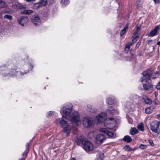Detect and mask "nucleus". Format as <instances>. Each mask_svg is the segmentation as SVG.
Segmentation results:
<instances>
[{
  "mask_svg": "<svg viewBox=\"0 0 160 160\" xmlns=\"http://www.w3.org/2000/svg\"><path fill=\"white\" fill-rule=\"evenodd\" d=\"M157 44L158 45H160V41L158 42L157 43Z\"/></svg>",
  "mask_w": 160,
  "mask_h": 160,
  "instance_id": "nucleus-52",
  "label": "nucleus"
},
{
  "mask_svg": "<svg viewBox=\"0 0 160 160\" xmlns=\"http://www.w3.org/2000/svg\"><path fill=\"white\" fill-rule=\"evenodd\" d=\"M95 135V132L92 131L88 133V137L89 138H92L94 137Z\"/></svg>",
  "mask_w": 160,
  "mask_h": 160,
  "instance_id": "nucleus-27",
  "label": "nucleus"
},
{
  "mask_svg": "<svg viewBox=\"0 0 160 160\" xmlns=\"http://www.w3.org/2000/svg\"><path fill=\"white\" fill-rule=\"evenodd\" d=\"M10 17H11V20L12 18V16H11Z\"/></svg>",
  "mask_w": 160,
  "mask_h": 160,
  "instance_id": "nucleus-57",
  "label": "nucleus"
},
{
  "mask_svg": "<svg viewBox=\"0 0 160 160\" xmlns=\"http://www.w3.org/2000/svg\"><path fill=\"white\" fill-rule=\"evenodd\" d=\"M18 20L19 24H21L22 26H23L24 24L28 22V18L26 16H21L18 19Z\"/></svg>",
  "mask_w": 160,
  "mask_h": 160,
  "instance_id": "nucleus-14",
  "label": "nucleus"
},
{
  "mask_svg": "<svg viewBox=\"0 0 160 160\" xmlns=\"http://www.w3.org/2000/svg\"><path fill=\"white\" fill-rule=\"evenodd\" d=\"M139 37V34L137 31L134 32L132 38V42L133 43H135L137 41V39Z\"/></svg>",
  "mask_w": 160,
  "mask_h": 160,
  "instance_id": "nucleus-21",
  "label": "nucleus"
},
{
  "mask_svg": "<svg viewBox=\"0 0 160 160\" xmlns=\"http://www.w3.org/2000/svg\"><path fill=\"white\" fill-rule=\"evenodd\" d=\"M54 114V112L52 111H49L47 114V117H49L52 116Z\"/></svg>",
  "mask_w": 160,
  "mask_h": 160,
  "instance_id": "nucleus-35",
  "label": "nucleus"
},
{
  "mask_svg": "<svg viewBox=\"0 0 160 160\" xmlns=\"http://www.w3.org/2000/svg\"><path fill=\"white\" fill-rule=\"evenodd\" d=\"M41 4H40L39 2L36 3L34 5V8L35 9H38V8H40L42 7Z\"/></svg>",
  "mask_w": 160,
  "mask_h": 160,
  "instance_id": "nucleus-31",
  "label": "nucleus"
},
{
  "mask_svg": "<svg viewBox=\"0 0 160 160\" xmlns=\"http://www.w3.org/2000/svg\"><path fill=\"white\" fill-rule=\"evenodd\" d=\"M125 148L128 151H131L132 150V149L129 145H126L125 147Z\"/></svg>",
  "mask_w": 160,
  "mask_h": 160,
  "instance_id": "nucleus-37",
  "label": "nucleus"
},
{
  "mask_svg": "<svg viewBox=\"0 0 160 160\" xmlns=\"http://www.w3.org/2000/svg\"><path fill=\"white\" fill-rule=\"evenodd\" d=\"M138 130L135 128H133L130 132V133L132 135H134L137 133L138 132Z\"/></svg>",
  "mask_w": 160,
  "mask_h": 160,
  "instance_id": "nucleus-33",
  "label": "nucleus"
},
{
  "mask_svg": "<svg viewBox=\"0 0 160 160\" xmlns=\"http://www.w3.org/2000/svg\"><path fill=\"white\" fill-rule=\"evenodd\" d=\"M138 129L140 131H143L144 130L143 124L142 123H140L138 126Z\"/></svg>",
  "mask_w": 160,
  "mask_h": 160,
  "instance_id": "nucleus-26",
  "label": "nucleus"
},
{
  "mask_svg": "<svg viewBox=\"0 0 160 160\" xmlns=\"http://www.w3.org/2000/svg\"><path fill=\"white\" fill-rule=\"evenodd\" d=\"M143 99L144 100L145 103L148 104H150L152 102V100L149 99L147 96H145Z\"/></svg>",
  "mask_w": 160,
  "mask_h": 160,
  "instance_id": "nucleus-25",
  "label": "nucleus"
},
{
  "mask_svg": "<svg viewBox=\"0 0 160 160\" xmlns=\"http://www.w3.org/2000/svg\"><path fill=\"white\" fill-rule=\"evenodd\" d=\"M71 130V127L69 125H67L63 129L62 132L66 134L68 136H69Z\"/></svg>",
  "mask_w": 160,
  "mask_h": 160,
  "instance_id": "nucleus-19",
  "label": "nucleus"
},
{
  "mask_svg": "<svg viewBox=\"0 0 160 160\" xmlns=\"http://www.w3.org/2000/svg\"><path fill=\"white\" fill-rule=\"evenodd\" d=\"M32 21L33 23L36 26L39 25L41 23L40 19L37 15H34L32 16Z\"/></svg>",
  "mask_w": 160,
  "mask_h": 160,
  "instance_id": "nucleus-11",
  "label": "nucleus"
},
{
  "mask_svg": "<svg viewBox=\"0 0 160 160\" xmlns=\"http://www.w3.org/2000/svg\"><path fill=\"white\" fill-rule=\"evenodd\" d=\"M157 94H155V96H156Z\"/></svg>",
  "mask_w": 160,
  "mask_h": 160,
  "instance_id": "nucleus-58",
  "label": "nucleus"
},
{
  "mask_svg": "<svg viewBox=\"0 0 160 160\" xmlns=\"http://www.w3.org/2000/svg\"><path fill=\"white\" fill-rule=\"evenodd\" d=\"M61 2V3L65 5H67L69 3V0H62Z\"/></svg>",
  "mask_w": 160,
  "mask_h": 160,
  "instance_id": "nucleus-34",
  "label": "nucleus"
},
{
  "mask_svg": "<svg viewBox=\"0 0 160 160\" xmlns=\"http://www.w3.org/2000/svg\"><path fill=\"white\" fill-rule=\"evenodd\" d=\"M19 8L21 9H25L26 8V6L25 5H19Z\"/></svg>",
  "mask_w": 160,
  "mask_h": 160,
  "instance_id": "nucleus-39",
  "label": "nucleus"
},
{
  "mask_svg": "<svg viewBox=\"0 0 160 160\" xmlns=\"http://www.w3.org/2000/svg\"><path fill=\"white\" fill-rule=\"evenodd\" d=\"M39 2L40 3V4H41V6L42 7L46 5L47 3V0H40Z\"/></svg>",
  "mask_w": 160,
  "mask_h": 160,
  "instance_id": "nucleus-28",
  "label": "nucleus"
},
{
  "mask_svg": "<svg viewBox=\"0 0 160 160\" xmlns=\"http://www.w3.org/2000/svg\"><path fill=\"white\" fill-rule=\"evenodd\" d=\"M143 76L141 78L140 81L143 82V88L144 90L152 89L153 88V85L150 83V78L154 79L159 75V73L157 72L154 73L153 72L149 69H147L146 71L142 73Z\"/></svg>",
  "mask_w": 160,
  "mask_h": 160,
  "instance_id": "nucleus-1",
  "label": "nucleus"
},
{
  "mask_svg": "<svg viewBox=\"0 0 160 160\" xmlns=\"http://www.w3.org/2000/svg\"><path fill=\"white\" fill-rule=\"evenodd\" d=\"M107 118V114L104 112H102L96 117V119L98 123H100L104 121Z\"/></svg>",
  "mask_w": 160,
  "mask_h": 160,
  "instance_id": "nucleus-9",
  "label": "nucleus"
},
{
  "mask_svg": "<svg viewBox=\"0 0 160 160\" xmlns=\"http://www.w3.org/2000/svg\"><path fill=\"white\" fill-rule=\"evenodd\" d=\"M160 26L159 25L156 26L154 29L152 30L148 34L149 37H154L158 34Z\"/></svg>",
  "mask_w": 160,
  "mask_h": 160,
  "instance_id": "nucleus-10",
  "label": "nucleus"
},
{
  "mask_svg": "<svg viewBox=\"0 0 160 160\" xmlns=\"http://www.w3.org/2000/svg\"><path fill=\"white\" fill-rule=\"evenodd\" d=\"M71 160H76V159L75 158H73Z\"/></svg>",
  "mask_w": 160,
  "mask_h": 160,
  "instance_id": "nucleus-55",
  "label": "nucleus"
},
{
  "mask_svg": "<svg viewBox=\"0 0 160 160\" xmlns=\"http://www.w3.org/2000/svg\"><path fill=\"white\" fill-rule=\"evenodd\" d=\"M141 1V0H138L137 2V3L138 5H139V3Z\"/></svg>",
  "mask_w": 160,
  "mask_h": 160,
  "instance_id": "nucleus-49",
  "label": "nucleus"
},
{
  "mask_svg": "<svg viewBox=\"0 0 160 160\" xmlns=\"http://www.w3.org/2000/svg\"><path fill=\"white\" fill-rule=\"evenodd\" d=\"M32 11L31 10H25L23 12H22V13L25 14H29L32 12Z\"/></svg>",
  "mask_w": 160,
  "mask_h": 160,
  "instance_id": "nucleus-29",
  "label": "nucleus"
},
{
  "mask_svg": "<svg viewBox=\"0 0 160 160\" xmlns=\"http://www.w3.org/2000/svg\"><path fill=\"white\" fill-rule=\"evenodd\" d=\"M88 141L84 137L82 136L79 137L77 138V140L78 144L79 145H82V146H83L84 144L86 143V142Z\"/></svg>",
  "mask_w": 160,
  "mask_h": 160,
  "instance_id": "nucleus-17",
  "label": "nucleus"
},
{
  "mask_svg": "<svg viewBox=\"0 0 160 160\" xmlns=\"http://www.w3.org/2000/svg\"><path fill=\"white\" fill-rule=\"evenodd\" d=\"M5 12L7 13H9V11H6Z\"/></svg>",
  "mask_w": 160,
  "mask_h": 160,
  "instance_id": "nucleus-56",
  "label": "nucleus"
},
{
  "mask_svg": "<svg viewBox=\"0 0 160 160\" xmlns=\"http://www.w3.org/2000/svg\"><path fill=\"white\" fill-rule=\"evenodd\" d=\"M116 122L113 118H108L105 122V125L108 128H111L114 127L116 124Z\"/></svg>",
  "mask_w": 160,
  "mask_h": 160,
  "instance_id": "nucleus-7",
  "label": "nucleus"
},
{
  "mask_svg": "<svg viewBox=\"0 0 160 160\" xmlns=\"http://www.w3.org/2000/svg\"><path fill=\"white\" fill-rule=\"evenodd\" d=\"M6 4L5 2L2 0H0V8L5 7Z\"/></svg>",
  "mask_w": 160,
  "mask_h": 160,
  "instance_id": "nucleus-30",
  "label": "nucleus"
},
{
  "mask_svg": "<svg viewBox=\"0 0 160 160\" xmlns=\"http://www.w3.org/2000/svg\"><path fill=\"white\" fill-rule=\"evenodd\" d=\"M82 147L87 152H88L92 151L93 149L92 144L88 141L86 142V143Z\"/></svg>",
  "mask_w": 160,
  "mask_h": 160,
  "instance_id": "nucleus-8",
  "label": "nucleus"
},
{
  "mask_svg": "<svg viewBox=\"0 0 160 160\" xmlns=\"http://www.w3.org/2000/svg\"><path fill=\"white\" fill-rule=\"evenodd\" d=\"M133 42L132 43V42H129V43H128V44H127L126 45L127 46H128V47H130V46H132V44H133Z\"/></svg>",
  "mask_w": 160,
  "mask_h": 160,
  "instance_id": "nucleus-47",
  "label": "nucleus"
},
{
  "mask_svg": "<svg viewBox=\"0 0 160 160\" xmlns=\"http://www.w3.org/2000/svg\"><path fill=\"white\" fill-rule=\"evenodd\" d=\"M30 68H31V70H32V68H33V67H32V65H30Z\"/></svg>",
  "mask_w": 160,
  "mask_h": 160,
  "instance_id": "nucleus-53",
  "label": "nucleus"
},
{
  "mask_svg": "<svg viewBox=\"0 0 160 160\" xmlns=\"http://www.w3.org/2000/svg\"><path fill=\"white\" fill-rule=\"evenodd\" d=\"M30 147V143H27L26 145V150L22 154V157L20 158L19 160H25L27 154L29 151Z\"/></svg>",
  "mask_w": 160,
  "mask_h": 160,
  "instance_id": "nucleus-13",
  "label": "nucleus"
},
{
  "mask_svg": "<svg viewBox=\"0 0 160 160\" xmlns=\"http://www.w3.org/2000/svg\"><path fill=\"white\" fill-rule=\"evenodd\" d=\"M82 123L85 127L89 128L94 126L95 122L92 118L86 116L83 119Z\"/></svg>",
  "mask_w": 160,
  "mask_h": 160,
  "instance_id": "nucleus-3",
  "label": "nucleus"
},
{
  "mask_svg": "<svg viewBox=\"0 0 160 160\" xmlns=\"http://www.w3.org/2000/svg\"><path fill=\"white\" fill-rule=\"evenodd\" d=\"M153 42V41L152 40H148L147 41V43L148 44H151L152 43V42Z\"/></svg>",
  "mask_w": 160,
  "mask_h": 160,
  "instance_id": "nucleus-44",
  "label": "nucleus"
},
{
  "mask_svg": "<svg viewBox=\"0 0 160 160\" xmlns=\"http://www.w3.org/2000/svg\"><path fill=\"white\" fill-rule=\"evenodd\" d=\"M87 108L88 111L94 113L96 111V110L90 105H88Z\"/></svg>",
  "mask_w": 160,
  "mask_h": 160,
  "instance_id": "nucleus-24",
  "label": "nucleus"
},
{
  "mask_svg": "<svg viewBox=\"0 0 160 160\" xmlns=\"http://www.w3.org/2000/svg\"><path fill=\"white\" fill-rule=\"evenodd\" d=\"M160 126V122L155 121L151 122L150 128L152 132L158 133L159 131V128Z\"/></svg>",
  "mask_w": 160,
  "mask_h": 160,
  "instance_id": "nucleus-5",
  "label": "nucleus"
},
{
  "mask_svg": "<svg viewBox=\"0 0 160 160\" xmlns=\"http://www.w3.org/2000/svg\"><path fill=\"white\" fill-rule=\"evenodd\" d=\"M125 32L124 30H122L120 32V34L121 37L125 33Z\"/></svg>",
  "mask_w": 160,
  "mask_h": 160,
  "instance_id": "nucleus-42",
  "label": "nucleus"
},
{
  "mask_svg": "<svg viewBox=\"0 0 160 160\" xmlns=\"http://www.w3.org/2000/svg\"><path fill=\"white\" fill-rule=\"evenodd\" d=\"M107 103L109 105H112L113 103V101L111 98H108L107 100Z\"/></svg>",
  "mask_w": 160,
  "mask_h": 160,
  "instance_id": "nucleus-32",
  "label": "nucleus"
},
{
  "mask_svg": "<svg viewBox=\"0 0 160 160\" xmlns=\"http://www.w3.org/2000/svg\"><path fill=\"white\" fill-rule=\"evenodd\" d=\"M26 1L27 2H32L33 1H35V0H26Z\"/></svg>",
  "mask_w": 160,
  "mask_h": 160,
  "instance_id": "nucleus-51",
  "label": "nucleus"
},
{
  "mask_svg": "<svg viewBox=\"0 0 160 160\" xmlns=\"http://www.w3.org/2000/svg\"><path fill=\"white\" fill-rule=\"evenodd\" d=\"M154 109V108L153 106L148 107L145 109V112L147 114H149L152 113Z\"/></svg>",
  "mask_w": 160,
  "mask_h": 160,
  "instance_id": "nucleus-22",
  "label": "nucleus"
},
{
  "mask_svg": "<svg viewBox=\"0 0 160 160\" xmlns=\"http://www.w3.org/2000/svg\"><path fill=\"white\" fill-rule=\"evenodd\" d=\"M72 104L70 103H67L63 106L60 111V113L62 115V117H63L64 116L66 117L70 114L72 111Z\"/></svg>",
  "mask_w": 160,
  "mask_h": 160,
  "instance_id": "nucleus-2",
  "label": "nucleus"
},
{
  "mask_svg": "<svg viewBox=\"0 0 160 160\" xmlns=\"http://www.w3.org/2000/svg\"><path fill=\"white\" fill-rule=\"evenodd\" d=\"M99 158L101 159H102L104 158V155L103 153H101L100 154V156H99Z\"/></svg>",
  "mask_w": 160,
  "mask_h": 160,
  "instance_id": "nucleus-43",
  "label": "nucleus"
},
{
  "mask_svg": "<svg viewBox=\"0 0 160 160\" xmlns=\"http://www.w3.org/2000/svg\"><path fill=\"white\" fill-rule=\"evenodd\" d=\"M159 132H158V134H159V133H160V126H159Z\"/></svg>",
  "mask_w": 160,
  "mask_h": 160,
  "instance_id": "nucleus-54",
  "label": "nucleus"
},
{
  "mask_svg": "<svg viewBox=\"0 0 160 160\" xmlns=\"http://www.w3.org/2000/svg\"><path fill=\"white\" fill-rule=\"evenodd\" d=\"M130 47H128V46L126 45L125 48V52L126 53H127L130 49Z\"/></svg>",
  "mask_w": 160,
  "mask_h": 160,
  "instance_id": "nucleus-38",
  "label": "nucleus"
},
{
  "mask_svg": "<svg viewBox=\"0 0 160 160\" xmlns=\"http://www.w3.org/2000/svg\"><path fill=\"white\" fill-rule=\"evenodd\" d=\"M123 140L129 143L132 141V139L131 137L128 135L125 136L123 138Z\"/></svg>",
  "mask_w": 160,
  "mask_h": 160,
  "instance_id": "nucleus-23",
  "label": "nucleus"
},
{
  "mask_svg": "<svg viewBox=\"0 0 160 160\" xmlns=\"http://www.w3.org/2000/svg\"><path fill=\"white\" fill-rule=\"evenodd\" d=\"M27 72H25L24 73L22 71L19 72L18 71H17L16 69H12L11 71V75L12 76H19L20 75L22 76L24 74H26Z\"/></svg>",
  "mask_w": 160,
  "mask_h": 160,
  "instance_id": "nucleus-15",
  "label": "nucleus"
},
{
  "mask_svg": "<svg viewBox=\"0 0 160 160\" xmlns=\"http://www.w3.org/2000/svg\"><path fill=\"white\" fill-rule=\"evenodd\" d=\"M141 42L140 41L138 42L136 44V48H138L140 45Z\"/></svg>",
  "mask_w": 160,
  "mask_h": 160,
  "instance_id": "nucleus-45",
  "label": "nucleus"
},
{
  "mask_svg": "<svg viewBox=\"0 0 160 160\" xmlns=\"http://www.w3.org/2000/svg\"><path fill=\"white\" fill-rule=\"evenodd\" d=\"M148 141L149 144L152 146H153L154 144L153 142V141L151 140H148Z\"/></svg>",
  "mask_w": 160,
  "mask_h": 160,
  "instance_id": "nucleus-41",
  "label": "nucleus"
},
{
  "mask_svg": "<svg viewBox=\"0 0 160 160\" xmlns=\"http://www.w3.org/2000/svg\"><path fill=\"white\" fill-rule=\"evenodd\" d=\"M140 28L139 27H137V31L138 32V31H139L140 30Z\"/></svg>",
  "mask_w": 160,
  "mask_h": 160,
  "instance_id": "nucleus-50",
  "label": "nucleus"
},
{
  "mask_svg": "<svg viewBox=\"0 0 160 160\" xmlns=\"http://www.w3.org/2000/svg\"><path fill=\"white\" fill-rule=\"evenodd\" d=\"M105 136L102 134L97 135L96 137V140L98 143H102L106 139Z\"/></svg>",
  "mask_w": 160,
  "mask_h": 160,
  "instance_id": "nucleus-18",
  "label": "nucleus"
},
{
  "mask_svg": "<svg viewBox=\"0 0 160 160\" xmlns=\"http://www.w3.org/2000/svg\"><path fill=\"white\" fill-rule=\"evenodd\" d=\"M100 131L106 134L110 138H112L114 136V133L113 132L108 130L106 128H101L100 129Z\"/></svg>",
  "mask_w": 160,
  "mask_h": 160,
  "instance_id": "nucleus-16",
  "label": "nucleus"
},
{
  "mask_svg": "<svg viewBox=\"0 0 160 160\" xmlns=\"http://www.w3.org/2000/svg\"><path fill=\"white\" fill-rule=\"evenodd\" d=\"M155 3H158L159 2V0H153Z\"/></svg>",
  "mask_w": 160,
  "mask_h": 160,
  "instance_id": "nucleus-48",
  "label": "nucleus"
},
{
  "mask_svg": "<svg viewBox=\"0 0 160 160\" xmlns=\"http://www.w3.org/2000/svg\"><path fill=\"white\" fill-rule=\"evenodd\" d=\"M4 18H8L9 20H10V15H6L4 16Z\"/></svg>",
  "mask_w": 160,
  "mask_h": 160,
  "instance_id": "nucleus-46",
  "label": "nucleus"
},
{
  "mask_svg": "<svg viewBox=\"0 0 160 160\" xmlns=\"http://www.w3.org/2000/svg\"><path fill=\"white\" fill-rule=\"evenodd\" d=\"M139 148L142 149H144L147 148V146L146 145L141 144L139 146Z\"/></svg>",
  "mask_w": 160,
  "mask_h": 160,
  "instance_id": "nucleus-36",
  "label": "nucleus"
},
{
  "mask_svg": "<svg viewBox=\"0 0 160 160\" xmlns=\"http://www.w3.org/2000/svg\"><path fill=\"white\" fill-rule=\"evenodd\" d=\"M69 119L73 122H78L80 120V117L78 112L76 111L73 112L69 116Z\"/></svg>",
  "mask_w": 160,
  "mask_h": 160,
  "instance_id": "nucleus-6",
  "label": "nucleus"
},
{
  "mask_svg": "<svg viewBox=\"0 0 160 160\" xmlns=\"http://www.w3.org/2000/svg\"><path fill=\"white\" fill-rule=\"evenodd\" d=\"M9 65H4L0 67V71L1 72L0 74H2L4 78H8L10 76V70L9 68Z\"/></svg>",
  "mask_w": 160,
  "mask_h": 160,
  "instance_id": "nucleus-4",
  "label": "nucleus"
},
{
  "mask_svg": "<svg viewBox=\"0 0 160 160\" xmlns=\"http://www.w3.org/2000/svg\"><path fill=\"white\" fill-rule=\"evenodd\" d=\"M128 28V24H127L123 28L122 30H124L125 32H126V29Z\"/></svg>",
  "mask_w": 160,
  "mask_h": 160,
  "instance_id": "nucleus-40",
  "label": "nucleus"
},
{
  "mask_svg": "<svg viewBox=\"0 0 160 160\" xmlns=\"http://www.w3.org/2000/svg\"><path fill=\"white\" fill-rule=\"evenodd\" d=\"M108 113H110L114 114H118V112L116 108H114L112 106H110L108 108V110L107 111Z\"/></svg>",
  "mask_w": 160,
  "mask_h": 160,
  "instance_id": "nucleus-20",
  "label": "nucleus"
},
{
  "mask_svg": "<svg viewBox=\"0 0 160 160\" xmlns=\"http://www.w3.org/2000/svg\"><path fill=\"white\" fill-rule=\"evenodd\" d=\"M56 122L61 127H63L68 125L66 121L64 120L62 118H58L56 120Z\"/></svg>",
  "mask_w": 160,
  "mask_h": 160,
  "instance_id": "nucleus-12",
  "label": "nucleus"
}]
</instances>
